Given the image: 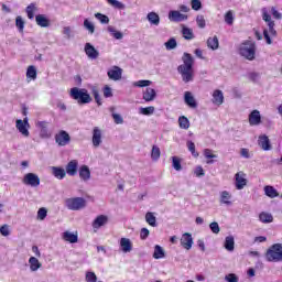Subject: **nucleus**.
<instances>
[{
	"label": "nucleus",
	"instance_id": "f257e3e1",
	"mask_svg": "<svg viewBox=\"0 0 282 282\" xmlns=\"http://www.w3.org/2000/svg\"><path fill=\"white\" fill-rule=\"evenodd\" d=\"M193 55L184 53L183 55V65L178 66V74L182 75L184 83H191L193 80Z\"/></svg>",
	"mask_w": 282,
	"mask_h": 282
},
{
	"label": "nucleus",
	"instance_id": "f03ea898",
	"mask_svg": "<svg viewBox=\"0 0 282 282\" xmlns=\"http://www.w3.org/2000/svg\"><path fill=\"white\" fill-rule=\"evenodd\" d=\"M239 54L247 61H254L257 56V44L253 41H245L239 46Z\"/></svg>",
	"mask_w": 282,
	"mask_h": 282
},
{
	"label": "nucleus",
	"instance_id": "7ed1b4c3",
	"mask_svg": "<svg viewBox=\"0 0 282 282\" xmlns=\"http://www.w3.org/2000/svg\"><path fill=\"white\" fill-rule=\"evenodd\" d=\"M262 19L263 21H265V23H268V29L263 30V36L267 41L268 45H272V40L270 39V34L271 36H276V30H274V21H272V17H270L268 14V9H263L262 10Z\"/></svg>",
	"mask_w": 282,
	"mask_h": 282
},
{
	"label": "nucleus",
	"instance_id": "20e7f679",
	"mask_svg": "<svg viewBox=\"0 0 282 282\" xmlns=\"http://www.w3.org/2000/svg\"><path fill=\"white\" fill-rule=\"evenodd\" d=\"M265 259L270 263H281L282 262V243L272 245L267 250Z\"/></svg>",
	"mask_w": 282,
	"mask_h": 282
},
{
	"label": "nucleus",
	"instance_id": "39448f33",
	"mask_svg": "<svg viewBox=\"0 0 282 282\" xmlns=\"http://www.w3.org/2000/svg\"><path fill=\"white\" fill-rule=\"evenodd\" d=\"M70 98L77 100L78 105H88V102H91V96H89V93H87L86 89H80L78 87L70 89Z\"/></svg>",
	"mask_w": 282,
	"mask_h": 282
},
{
	"label": "nucleus",
	"instance_id": "423d86ee",
	"mask_svg": "<svg viewBox=\"0 0 282 282\" xmlns=\"http://www.w3.org/2000/svg\"><path fill=\"white\" fill-rule=\"evenodd\" d=\"M68 210H83L87 206V200L83 197H70L65 200Z\"/></svg>",
	"mask_w": 282,
	"mask_h": 282
},
{
	"label": "nucleus",
	"instance_id": "0eeeda50",
	"mask_svg": "<svg viewBox=\"0 0 282 282\" xmlns=\"http://www.w3.org/2000/svg\"><path fill=\"white\" fill-rule=\"evenodd\" d=\"M15 128L23 138H30V119L28 117L23 120L18 119L15 121Z\"/></svg>",
	"mask_w": 282,
	"mask_h": 282
},
{
	"label": "nucleus",
	"instance_id": "6e6552de",
	"mask_svg": "<svg viewBox=\"0 0 282 282\" xmlns=\"http://www.w3.org/2000/svg\"><path fill=\"white\" fill-rule=\"evenodd\" d=\"M234 184L236 191H243L246 186H248V178L246 173L243 172H237L234 176Z\"/></svg>",
	"mask_w": 282,
	"mask_h": 282
},
{
	"label": "nucleus",
	"instance_id": "1a4fd4ad",
	"mask_svg": "<svg viewBox=\"0 0 282 282\" xmlns=\"http://www.w3.org/2000/svg\"><path fill=\"white\" fill-rule=\"evenodd\" d=\"M22 182L24 186H31V188L41 186V178L34 173L24 174Z\"/></svg>",
	"mask_w": 282,
	"mask_h": 282
},
{
	"label": "nucleus",
	"instance_id": "9d476101",
	"mask_svg": "<svg viewBox=\"0 0 282 282\" xmlns=\"http://www.w3.org/2000/svg\"><path fill=\"white\" fill-rule=\"evenodd\" d=\"M55 142L58 144V147H67V144L72 142V137H69V133H67V131L61 130L55 135Z\"/></svg>",
	"mask_w": 282,
	"mask_h": 282
},
{
	"label": "nucleus",
	"instance_id": "9b49d317",
	"mask_svg": "<svg viewBox=\"0 0 282 282\" xmlns=\"http://www.w3.org/2000/svg\"><path fill=\"white\" fill-rule=\"evenodd\" d=\"M167 17L169 21H172V23H182V21H188V15L177 10H171Z\"/></svg>",
	"mask_w": 282,
	"mask_h": 282
},
{
	"label": "nucleus",
	"instance_id": "f8f14e48",
	"mask_svg": "<svg viewBox=\"0 0 282 282\" xmlns=\"http://www.w3.org/2000/svg\"><path fill=\"white\" fill-rule=\"evenodd\" d=\"M219 204L220 206H232V193L226 189L219 192Z\"/></svg>",
	"mask_w": 282,
	"mask_h": 282
},
{
	"label": "nucleus",
	"instance_id": "ddd939ff",
	"mask_svg": "<svg viewBox=\"0 0 282 282\" xmlns=\"http://www.w3.org/2000/svg\"><path fill=\"white\" fill-rule=\"evenodd\" d=\"M119 248L123 254H129L133 250V242L129 238H120Z\"/></svg>",
	"mask_w": 282,
	"mask_h": 282
},
{
	"label": "nucleus",
	"instance_id": "4468645a",
	"mask_svg": "<svg viewBox=\"0 0 282 282\" xmlns=\"http://www.w3.org/2000/svg\"><path fill=\"white\" fill-rule=\"evenodd\" d=\"M84 52L86 56L90 58V61H96V58L100 56V53L98 52V50H96V47H94V45H91V43L85 44Z\"/></svg>",
	"mask_w": 282,
	"mask_h": 282
},
{
	"label": "nucleus",
	"instance_id": "2eb2a0df",
	"mask_svg": "<svg viewBox=\"0 0 282 282\" xmlns=\"http://www.w3.org/2000/svg\"><path fill=\"white\" fill-rule=\"evenodd\" d=\"M181 246L184 250H191L193 248V235L189 232H185L181 236Z\"/></svg>",
	"mask_w": 282,
	"mask_h": 282
},
{
	"label": "nucleus",
	"instance_id": "dca6fc26",
	"mask_svg": "<svg viewBox=\"0 0 282 282\" xmlns=\"http://www.w3.org/2000/svg\"><path fill=\"white\" fill-rule=\"evenodd\" d=\"M108 223H109V217L105 215H99L95 218L91 226L94 230H100V228H102V226H107Z\"/></svg>",
	"mask_w": 282,
	"mask_h": 282
},
{
	"label": "nucleus",
	"instance_id": "f3484780",
	"mask_svg": "<svg viewBox=\"0 0 282 282\" xmlns=\"http://www.w3.org/2000/svg\"><path fill=\"white\" fill-rule=\"evenodd\" d=\"M142 98L145 102H153V100H155V98H158V93L155 91V89H153L151 87H147L143 90Z\"/></svg>",
	"mask_w": 282,
	"mask_h": 282
},
{
	"label": "nucleus",
	"instance_id": "a211bd4d",
	"mask_svg": "<svg viewBox=\"0 0 282 282\" xmlns=\"http://www.w3.org/2000/svg\"><path fill=\"white\" fill-rule=\"evenodd\" d=\"M100 144H102V130H100L98 127H95L93 130V145L98 148Z\"/></svg>",
	"mask_w": 282,
	"mask_h": 282
},
{
	"label": "nucleus",
	"instance_id": "6ab92c4d",
	"mask_svg": "<svg viewBox=\"0 0 282 282\" xmlns=\"http://www.w3.org/2000/svg\"><path fill=\"white\" fill-rule=\"evenodd\" d=\"M261 123V112L259 110H253L249 115V124L251 127H259Z\"/></svg>",
	"mask_w": 282,
	"mask_h": 282
},
{
	"label": "nucleus",
	"instance_id": "aec40b11",
	"mask_svg": "<svg viewBox=\"0 0 282 282\" xmlns=\"http://www.w3.org/2000/svg\"><path fill=\"white\" fill-rule=\"evenodd\" d=\"M108 78H110V80H120V78H122V68L118 66L110 68L108 70Z\"/></svg>",
	"mask_w": 282,
	"mask_h": 282
},
{
	"label": "nucleus",
	"instance_id": "412c9836",
	"mask_svg": "<svg viewBox=\"0 0 282 282\" xmlns=\"http://www.w3.org/2000/svg\"><path fill=\"white\" fill-rule=\"evenodd\" d=\"M66 173L70 177H74V175H76V173H78V161L77 160H72L70 162L67 163Z\"/></svg>",
	"mask_w": 282,
	"mask_h": 282
},
{
	"label": "nucleus",
	"instance_id": "4be33fe9",
	"mask_svg": "<svg viewBox=\"0 0 282 282\" xmlns=\"http://www.w3.org/2000/svg\"><path fill=\"white\" fill-rule=\"evenodd\" d=\"M212 102L217 107H221L224 105V91L219 89L214 90Z\"/></svg>",
	"mask_w": 282,
	"mask_h": 282
},
{
	"label": "nucleus",
	"instance_id": "5701e85b",
	"mask_svg": "<svg viewBox=\"0 0 282 282\" xmlns=\"http://www.w3.org/2000/svg\"><path fill=\"white\" fill-rule=\"evenodd\" d=\"M79 177L83 182H89V180H91V171L89 170V166L82 165L79 167Z\"/></svg>",
	"mask_w": 282,
	"mask_h": 282
},
{
	"label": "nucleus",
	"instance_id": "b1692460",
	"mask_svg": "<svg viewBox=\"0 0 282 282\" xmlns=\"http://www.w3.org/2000/svg\"><path fill=\"white\" fill-rule=\"evenodd\" d=\"M62 239L68 243H78V234L72 231H64L62 234Z\"/></svg>",
	"mask_w": 282,
	"mask_h": 282
},
{
	"label": "nucleus",
	"instance_id": "393cba45",
	"mask_svg": "<svg viewBox=\"0 0 282 282\" xmlns=\"http://www.w3.org/2000/svg\"><path fill=\"white\" fill-rule=\"evenodd\" d=\"M184 102H185V105H188L191 107V109L197 108V101L195 100V97L193 96V93H191V91H185Z\"/></svg>",
	"mask_w": 282,
	"mask_h": 282
},
{
	"label": "nucleus",
	"instance_id": "a878e982",
	"mask_svg": "<svg viewBox=\"0 0 282 282\" xmlns=\"http://www.w3.org/2000/svg\"><path fill=\"white\" fill-rule=\"evenodd\" d=\"M35 127L40 129V135L42 138H50V132H47V121H37Z\"/></svg>",
	"mask_w": 282,
	"mask_h": 282
},
{
	"label": "nucleus",
	"instance_id": "bb28decb",
	"mask_svg": "<svg viewBox=\"0 0 282 282\" xmlns=\"http://www.w3.org/2000/svg\"><path fill=\"white\" fill-rule=\"evenodd\" d=\"M258 144L259 147H261L263 151H270L272 149V145L270 144V139L268 138V135L259 137Z\"/></svg>",
	"mask_w": 282,
	"mask_h": 282
},
{
	"label": "nucleus",
	"instance_id": "cd10ccee",
	"mask_svg": "<svg viewBox=\"0 0 282 282\" xmlns=\"http://www.w3.org/2000/svg\"><path fill=\"white\" fill-rule=\"evenodd\" d=\"M147 19L150 23V25H154L155 28H158V25H160V14H158L154 11H151L147 14Z\"/></svg>",
	"mask_w": 282,
	"mask_h": 282
},
{
	"label": "nucleus",
	"instance_id": "c85d7f7f",
	"mask_svg": "<svg viewBox=\"0 0 282 282\" xmlns=\"http://www.w3.org/2000/svg\"><path fill=\"white\" fill-rule=\"evenodd\" d=\"M203 155L206 158V164H215V159H217V154L213 152L210 149H205L203 151Z\"/></svg>",
	"mask_w": 282,
	"mask_h": 282
},
{
	"label": "nucleus",
	"instance_id": "c756f323",
	"mask_svg": "<svg viewBox=\"0 0 282 282\" xmlns=\"http://www.w3.org/2000/svg\"><path fill=\"white\" fill-rule=\"evenodd\" d=\"M182 34H183V39H185V41H193V39H195V33H193V29L183 25L182 26Z\"/></svg>",
	"mask_w": 282,
	"mask_h": 282
},
{
	"label": "nucleus",
	"instance_id": "7c9ffc66",
	"mask_svg": "<svg viewBox=\"0 0 282 282\" xmlns=\"http://www.w3.org/2000/svg\"><path fill=\"white\" fill-rule=\"evenodd\" d=\"M52 174L54 175V177H56V180H65V175H67V172H65V169L63 167L53 166Z\"/></svg>",
	"mask_w": 282,
	"mask_h": 282
},
{
	"label": "nucleus",
	"instance_id": "2f4dec72",
	"mask_svg": "<svg viewBox=\"0 0 282 282\" xmlns=\"http://www.w3.org/2000/svg\"><path fill=\"white\" fill-rule=\"evenodd\" d=\"M35 21L36 24L40 25V28H50V20L43 14H37L35 17Z\"/></svg>",
	"mask_w": 282,
	"mask_h": 282
},
{
	"label": "nucleus",
	"instance_id": "473e14b6",
	"mask_svg": "<svg viewBox=\"0 0 282 282\" xmlns=\"http://www.w3.org/2000/svg\"><path fill=\"white\" fill-rule=\"evenodd\" d=\"M152 257L153 259H164V257H166V252L164 251V248H162V246L156 245L154 246V252Z\"/></svg>",
	"mask_w": 282,
	"mask_h": 282
},
{
	"label": "nucleus",
	"instance_id": "72a5a7b5",
	"mask_svg": "<svg viewBox=\"0 0 282 282\" xmlns=\"http://www.w3.org/2000/svg\"><path fill=\"white\" fill-rule=\"evenodd\" d=\"M25 12H26L28 19L32 20L34 19V13L39 12V7L36 6L35 2H32L26 7Z\"/></svg>",
	"mask_w": 282,
	"mask_h": 282
},
{
	"label": "nucleus",
	"instance_id": "f704fd0d",
	"mask_svg": "<svg viewBox=\"0 0 282 282\" xmlns=\"http://www.w3.org/2000/svg\"><path fill=\"white\" fill-rule=\"evenodd\" d=\"M225 250H228V252H232L235 250V237L227 236L225 238Z\"/></svg>",
	"mask_w": 282,
	"mask_h": 282
},
{
	"label": "nucleus",
	"instance_id": "c9c22d12",
	"mask_svg": "<svg viewBox=\"0 0 282 282\" xmlns=\"http://www.w3.org/2000/svg\"><path fill=\"white\" fill-rule=\"evenodd\" d=\"M29 265H30L31 272H37L42 264H41V262L36 259V257H31V258L29 259Z\"/></svg>",
	"mask_w": 282,
	"mask_h": 282
},
{
	"label": "nucleus",
	"instance_id": "e433bc0d",
	"mask_svg": "<svg viewBox=\"0 0 282 282\" xmlns=\"http://www.w3.org/2000/svg\"><path fill=\"white\" fill-rule=\"evenodd\" d=\"M259 220H260L262 224H272V221H274V217L272 216V214L262 212V213L259 215Z\"/></svg>",
	"mask_w": 282,
	"mask_h": 282
},
{
	"label": "nucleus",
	"instance_id": "4c0bfd02",
	"mask_svg": "<svg viewBox=\"0 0 282 282\" xmlns=\"http://www.w3.org/2000/svg\"><path fill=\"white\" fill-rule=\"evenodd\" d=\"M264 193L267 197H270L271 199H274V197H279V192H276V188L270 185L264 186Z\"/></svg>",
	"mask_w": 282,
	"mask_h": 282
},
{
	"label": "nucleus",
	"instance_id": "58836bf2",
	"mask_svg": "<svg viewBox=\"0 0 282 282\" xmlns=\"http://www.w3.org/2000/svg\"><path fill=\"white\" fill-rule=\"evenodd\" d=\"M145 221L147 224H149V226H152V228H155V226H158V219L151 212H148L145 214Z\"/></svg>",
	"mask_w": 282,
	"mask_h": 282
},
{
	"label": "nucleus",
	"instance_id": "ea45409f",
	"mask_svg": "<svg viewBox=\"0 0 282 282\" xmlns=\"http://www.w3.org/2000/svg\"><path fill=\"white\" fill-rule=\"evenodd\" d=\"M207 47L210 50H219V39L215 35L214 37H209L207 40Z\"/></svg>",
	"mask_w": 282,
	"mask_h": 282
},
{
	"label": "nucleus",
	"instance_id": "a19ab883",
	"mask_svg": "<svg viewBox=\"0 0 282 282\" xmlns=\"http://www.w3.org/2000/svg\"><path fill=\"white\" fill-rule=\"evenodd\" d=\"M139 113L141 116H153L155 113V107L149 106V107H141L139 108Z\"/></svg>",
	"mask_w": 282,
	"mask_h": 282
},
{
	"label": "nucleus",
	"instance_id": "79ce46f5",
	"mask_svg": "<svg viewBox=\"0 0 282 282\" xmlns=\"http://www.w3.org/2000/svg\"><path fill=\"white\" fill-rule=\"evenodd\" d=\"M26 79L30 80H36V67L35 66H29L26 69Z\"/></svg>",
	"mask_w": 282,
	"mask_h": 282
},
{
	"label": "nucleus",
	"instance_id": "37998d69",
	"mask_svg": "<svg viewBox=\"0 0 282 282\" xmlns=\"http://www.w3.org/2000/svg\"><path fill=\"white\" fill-rule=\"evenodd\" d=\"M84 28L87 30L88 34H94L96 32V25L89 19L84 20Z\"/></svg>",
	"mask_w": 282,
	"mask_h": 282
},
{
	"label": "nucleus",
	"instance_id": "c03bdc74",
	"mask_svg": "<svg viewBox=\"0 0 282 282\" xmlns=\"http://www.w3.org/2000/svg\"><path fill=\"white\" fill-rule=\"evenodd\" d=\"M15 28H18L20 34H23V30H25V21H23L21 15L15 18Z\"/></svg>",
	"mask_w": 282,
	"mask_h": 282
},
{
	"label": "nucleus",
	"instance_id": "a18cd8bd",
	"mask_svg": "<svg viewBox=\"0 0 282 282\" xmlns=\"http://www.w3.org/2000/svg\"><path fill=\"white\" fill-rule=\"evenodd\" d=\"M107 30H108L109 34H111V36H113V39H117V41H120L123 36L122 32L116 30V28H113L111 25L108 26Z\"/></svg>",
	"mask_w": 282,
	"mask_h": 282
},
{
	"label": "nucleus",
	"instance_id": "49530a36",
	"mask_svg": "<svg viewBox=\"0 0 282 282\" xmlns=\"http://www.w3.org/2000/svg\"><path fill=\"white\" fill-rule=\"evenodd\" d=\"M178 124L181 129H189L191 127V121L188 120V118H186L185 116H182L178 118Z\"/></svg>",
	"mask_w": 282,
	"mask_h": 282
},
{
	"label": "nucleus",
	"instance_id": "de8ad7c7",
	"mask_svg": "<svg viewBox=\"0 0 282 282\" xmlns=\"http://www.w3.org/2000/svg\"><path fill=\"white\" fill-rule=\"evenodd\" d=\"M153 85V82L149 79H141L133 83V87H151Z\"/></svg>",
	"mask_w": 282,
	"mask_h": 282
},
{
	"label": "nucleus",
	"instance_id": "09e8293b",
	"mask_svg": "<svg viewBox=\"0 0 282 282\" xmlns=\"http://www.w3.org/2000/svg\"><path fill=\"white\" fill-rule=\"evenodd\" d=\"M86 282H98V276L94 271H87L85 274Z\"/></svg>",
	"mask_w": 282,
	"mask_h": 282
},
{
	"label": "nucleus",
	"instance_id": "8fccbe9b",
	"mask_svg": "<svg viewBox=\"0 0 282 282\" xmlns=\"http://www.w3.org/2000/svg\"><path fill=\"white\" fill-rule=\"evenodd\" d=\"M161 151L158 145L152 147L151 158L154 162H158L160 160Z\"/></svg>",
	"mask_w": 282,
	"mask_h": 282
},
{
	"label": "nucleus",
	"instance_id": "3c124183",
	"mask_svg": "<svg viewBox=\"0 0 282 282\" xmlns=\"http://www.w3.org/2000/svg\"><path fill=\"white\" fill-rule=\"evenodd\" d=\"M165 50L171 51L177 47V41L174 37H171L167 42L164 43Z\"/></svg>",
	"mask_w": 282,
	"mask_h": 282
},
{
	"label": "nucleus",
	"instance_id": "603ef678",
	"mask_svg": "<svg viewBox=\"0 0 282 282\" xmlns=\"http://www.w3.org/2000/svg\"><path fill=\"white\" fill-rule=\"evenodd\" d=\"M172 166L175 171H182V161L177 156H172Z\"/></svg>",
	"mask_w": 282,
	"mask_h": 282
},
{
	"label": "nucleus",
	"instance_id": "864d4df0",
	"mask_svg": "<svg viewBox=\"0 0 282 282\" xmlns=\"http://www.w3.org/2000/svg\"><path fill=\"white\" fill-rule=\"evenodd\" d=\"M196 25H198L200 30H204V28H206V18H204L203 14H198L196 17Z\"/></svg>",
	"mask_w": 282,
	"mask_h": 282
},
{
	"label": "nucleus",
	"instance_id": "5fc2aeb1",
	"mask_svg": "<svg viewBox=\"0 0 282 282\" xmlns=\"http://www.w3.org/2000/svg\"><path fill=\"white\" fill-rule=\"evenodd\" d=\"M107 2L112 6V8H117V10H124V3L118 0H107Z\"/></svg>",
	"mask_w": 282,
	"mask_h": 282
},
{
	"label": "nucleus",
	"instance_id": "6e6d98bb",
	"mask_svg": "<svg viewBox=\"0 0 282 282\" xmlns=\"http://www.w3.org/2000/svg\"><path fill=\"white\" fill-rule=\"evenodd\" d=\"M225 23H227V25H232V23H235V15L232 14V11H228L225 14Z\"/></svg>",
	"mask_w": 282,
	"mask_h": 282
},
{
	"label": "nucleus",
	"instance_id": "4d7b16f0",
	"mask_svg": "<svg viewBox=\"0 0 282 282\" xmlns=\"http://www.w3.org/2000/svg\"><path fill=\"white\" fill-rule=\"evenodd\" d=\"M187 149L194 158H199V153L195 151V143L193 141H187Z\"/></svg>",
	"mask_w": 282,
	"mask_h": 282
},
{
	"label": "nucleus",
	"instance_id": "13d9d810",
	"mask_svg": "<svg viewBox=\"0 0 282 282\" xmlns=\"http://www.w3.org/2000/svg\"><path fill=\"white\" fill-rule=\"evenodd\" d=\"M95 18L97 19V21L101 22L102 24L109 23V17L102 13H95Z\"/></svg>",
	"mask_w": 282,
	"mask_h": 282
},
{
	"label": "nucleus",
	"instance_id": "bf43d9fd",
	"mask_svg": "<svg viewBox=\"0 0 282 282\" xmlns=\"http://www.w3.org/2000/svg\"><path fill=\"white\" fill-rule=\"evenodd\" d=\"M209 228H210V230H212V232H213L214 235H219V232H220V230H221V229L219 228V224H218L217 221L210 223Z\"/></svg>",
	"mask_w": 282,
	"mask_h": 282
},
{
	"label": "nucleus",
	"instance_id": "052dcab7",
	"mask_svg": "<svg viewBox=\"0 0 282 282\" xmlns=\"http://www.w3.org/2000/svg\"><path fill=\"white\" fill-rule=\"evenodd\" d=\"M0 235H2V237H10V226L2 225L0 227Z\"/></svg>",
	"mask_w": 282,
	"mask_h": 282
},
{
	"label": "nucleus",
	"instance_id": "680f3d73",
	"mask_svg": "<svg viewBox=\"0 0 282 282\" xmlns=\"http://www.w3.org/2000/svg\"><path fill=\"white\" fill-rule=\"evenodd\" d=\"M192 10H195L196 12L202 10V1L199 0H192L191 1Z\"/></svg>",
	"mask_w": 282,
	"mask_h": 282
},
{
	"label": "nucleus",
	"instance_id": "e2e57ef3",
	"mask_svg": "<svg viewBox=\"0 0 282 282\" xmlns=\"http://www.w3.org/2000/svg\"><path fill=\"white\" fill-rule=\"evenodd\" d=\"M240 155L241 158H245V160H250V158H252V154L250 153L249 149L242 148L240 150Z\"/></svg>",
	"mask_w": 282,
	"mask_h": 282
},
{
	"label": "nucleus",
	"instance_id": "0e129e2a",
	"mask_svg": "<svg viewBox=\"0 0 282 282\" xmlns=\"http://www.w3.org/2000/svg\"><path fill=\"white\" fill-rule=\"evenodd\" d=\"M194 175H196V177H204V175H206L204 172V167H202L200 165H197L194 169Z\"/></svg>",
	"mask_w": 282,
	"mask_h": 282
},
{
	"label": "nucleus",
	"instance_id": "69168bd1",
	"mask_svg": "<svg viewBox=\"0 0 282 282\" xmlns=\"http://www.w3.org/2000/svg\"><path fill=\"white\" fill-rule=\"evenodd\" d=\"M225 281H227V282H239V278L235 273H229L225 276Z\"/></svg>",
	"mask_w": 282,
	"mask_h": 282
},
{
	"label": "nucleus",
	"instance_id": "338daca9",
	"mask_svg": "<svg viewBox=\"0 0 282 282\" xmlns=\"http://www.w3.org/2000/svg\"><path fill=\"white\" fill-rule=\"evenodd\" d=\"M45 217H47V209L45 208H40L37 212V219H40L41 221H43V219H45Z\"/></svg>",
	"mask_w": 282,
	"mask_h": 282
},
{
	"label": "nucleus",
	"instance_id": "774afa93",
	"mask_svg": "<svg viewBox=\"0 0 282 282\" xmlns=\"http://www.w3.org/2000/svg\"><path fill=\"white\" fill-rule=\"evenodd\" d=\"M150 231L147 228H142L140 231V239L147 241L149 239Z\"/></svg>",
	"mask_w": 282,
	"mask_h": 282
}]
</instances>
